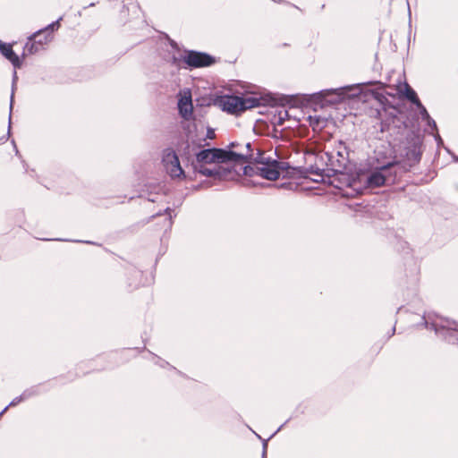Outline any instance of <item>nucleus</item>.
<instances>
[{
  "label": "nucleus",
  "instance_id": "obj_1",
  "mask_svg": "<svg viewBox=\"0 0 458 458\" xmlns=\"http://www.w3.org/2000/svg\"><path fill=\"white\" fill-rule=\"evenodd\" d=\"M423 137L414 131H410L405 139L399 144L394 157L401 161L402 167L409 170L417 165L422 156Z\"/></svg>",
  "mask_w": 458,
  "mask_h": 458
},
{
  "label": "nucleus",
  "instance_id": "obj_2",
  "mask_svg": "<svg viewBox=\"0 0 458 458\" xmlns=\"http://www.w3.org/2000/svg\"><path fill=\"white\" fill-rule=\"evenodd\" d=\"M246 158L248 157L243 154L217 148H204L196 154L197 165L212 163H237Z\"/></svg>",
  "mask_w": 458,
  "mask_h": 458
},
{
  "label": "nucleus",
  "instance_id": "obj_3",
  "mask_svg": "<svg viewBox=\"0 0 458 458\" xmlns=\"http://www.w3.org/2000/svg\"><path fill=\"white\" fill-rule=\"evenodd\" d=\"M325 155L327 158L326 161V168L321 169L318 167L310 166L309 169L310 173L321 177L320 180L316 179V182H325V176L330 178L338 174H343L344 170L346 168L349 152L344 146L337 150V155L341 157V159L335 160V157L332 155H329L328 152H326Z\"/></svg>",
  "mask_w": 458,
  "mask_h": 458
},
{
  "label": "nucleus",
  "instance_id": "obj_4",
  "mask_svg": "<svg viewBox=\"0 0 458 458\" xmlns=\"http://www.w3.org/2000/svg\"><path fill=\"white\" fill-rule=\"evenodd\" d=\"M424 326L426 328L434 330L436 335L445 342L455 344H458V324L454 320L445 318H437L430 320V318L423 316Z\"/></svg>",
  "mask_w": 458,
  "mask_h": 458
},
{
  "label": "nucleus",
  "instance_id": "obj_5",
  "mask_svg": "<svg viewBox=\"0 0 458 458\" xmlns=\"http://www.w3.org/2000/svg\"><path fill=\"white\" fill-rule=\"evenodd\" d=\"M399 165H401V161L397 159V157H393L390 160L382 163L368 174L366 185L369 188H377L394 182L396 173L393 172L392 169Z\"/></svg>",
  "mask_w": 458,
  "mask_h": 458
},
{
  "label": "nucleus",
  "instance_id": "obj_6",
  "mask_svg": "<svg viewBox=\"0 0 458 458\" xmlns=\"http://www.w3.org/2000/svg\"><path fill=\"white\" fill-rule=\"evenodd\" d=\"M182 60L189 70L210 67L216 63L215 56L208 53L189 49L184 51Z\"/></svg>",
  "mask_w": 458,
  "mask_h": 458
},
{
  "label": "nucleus",
  "instance_id": "obj_7",
  "mask_svg": "<svg viewBox=\"0 0 458 458\" xmlns=\"http://www.w3.org/2000/svg\"><path fill=\"white\" fill-rule=\"evenodd\" d=\"M374 83V81H368L364 83H358L356 85L340 87L337 89H327L320 90L319 92L316 93V95L320 97L322 100L327 103L336 104L342 102L347 96H355V93H352L355 88H359L360 85H369Z\"/></svg>",
  "mask_w": 458,
  "mask_h": 458
},
{
  "label": "nucleus",
  "instance_id": "obj_8",
  "mask_svg": "<svg viewBox=\"0 0 458 458\" xmlns=\"http://www.w3.org/2000/svg\"><path fill=\"white\" fill-rule=\"evenodd\" d=\"M162 162L165 167L167 174L172 178L184 176V171L181 166L179 157L174 150L166 148L163 152Z\"/></svg>",
  "mask_w": 458,
  "mask_h": 458
},
{
  "label": "nucleus",
  "instance_id": "obj_9",
  "mask_svg": "<svg viewBox=\"0 0 458 458\" xmlns=\"http://www.w3.org/2000/svg\"><path fill=\"white\" fill-rule=\"evenodd\" d=\"M214 104L220 107L223 111L227 112L230 114L238 115L242 113L241 108V96L236 95H224L217 97Z\"/></svg>",
  "mask_w": 458,
  "mask_h": 458
},
{
  "label": "nucleus",
  "instance_id": "obj_10",
  "mask_svg": "<svg viewBox=\"0 0 458 458\" xmlns=\"http://www.w3.org/2000/svg\"><path fill=\"white\" fill-rule=\"evenodd\" d=\"M178 113L186 121L192 117L193 106L191 92L188 91L178 99L177 103Z\"/></svg>",
  "mask_w": 458,
  "mask_h": 458
},
{
  "label": "nucleus",
  "instance_id": "obj_11",
  "mask_svg": "<svg viewBox=\"0 0 458 458\" xmlns=\"http://www.w3.org/2000/svg\"><path fill=\"white\" fill-rule=\"evenodd\" d=\"M279 165L280 161L273 159L267 165L257 167L258 174L269 181L277 180L280 177V172H278Z\"/></svg>",
  "mask_w": 458,
  "mask_h": 458
},
{
  "label": "nucleus",
  "instance_id": "obj_12",
  "mask_svg": "<svg viewBox=\"0 0 458 458\" xmlns=\"http://www.w3.org/2000/svg\"><path fill=\"white\" fill-rule=\"evenodd\" d=\"M0 53L8 60L11 62L13 66L17 69L21 68L22 65V60L21 58L16 55V53L13 51V47L9 43L3 42L0 40Z\"/></svg>",
  "mask_w": 458,
  "mask_h": 458
},
{
  "label": "nucleus",
  "instance_id": "obj_13",
  "mask_svg": "<svg viewBox=\"0 0 458 458\" xmlns=\"http://www.w3.org/2000/svg\"><path fill=\"white\" fill-rule=\"evenodd\" d=\"M241 108L242 112L246 111L250 108L258 107L260 106L266 105V99L263 97H255V96H248L243 97L241 96Z\"/></svg>",
  "mask_w": 458,
  "mask_h": 458
},
{
  "label": "nucleus",
  "instance_id": "obj_14",
  "mask_svg": "<svg viewBox=\"0 0 458 458\" xmlns=\"http://www.w3.org/2000/svg\"><path fill=\"white\" fill-rule=\"evenodd\" d=\"M246 156L248 157V158L240 160L237 163L253 162V163L264 165H267V163H269V161L274 159L270 157H265L264 153L260 149H258V151L255 155L251 153V154H247Z\"/></svg>",
  "mask_w": 458,
  "mask_h": 458
},
{
  "label": "nucleus",
  "instance_id": "obj_15",
  "mask_svg": "<svg viewBox=\"0 0 458 458\" xmlns=\"http://www.w3.org/2000/svg\"><path fill=\"white\" fill-rule=\"evenodd\" d=\"M36 37L30 39V36L27 38V42L24 46V50L22 56H24L26 54L28 55H34L39 52L40 50L44 49L43 47L39 46L38 43L36 41Z\"/></svg>",
  "mask_w": 458,
  "mask_h": 458
},
{
  "label": "nucleus",
  "instance_id": "obj_16",
  "mask_svg": "<svg viewBox=\"0 0 458 458\" xmlns=\"http://www.w3.org/2000/svg\"><path fill=\"white\" fill-rule=\"evenodd\" d=\"M63 18L60 17L59 19H57L56 21L51 22L50 24H48L45 28L40 29V30L35 31L34 33L30 35V39H31L32 38H35V37L36 38H39L43 33H47V32H50V34L52 35V33L60 27V21Z\"/></svg>",
  "mask_w": 458,
  "mask_h": 458
},
{
  "label": "nucleus",
  "instance_id": "obj_17",
  "mask_svg": "<svg viewBox=\"0 0 458 458\" xmlns=\"http://www.w3.org/2000/svg\"><path fill=\"white\" fill-rule=\"evenodd\" d=\"M404 98L409 100L411 104L417 106L420 105V100L418 98L416 91L408 84L404 83V90L403 92Z\"/></svg>",
  "mask_w": 458,
  "mask_h": 458
},
{
  "label": "nucleus",
  "instance_id": "obj_18",
  "mask_svg": "<svg viewBox=\"0 0 458 458\" xmlns=\"http://www.w3.org/2000/svg\"><path fill=\"white\" fill-rule=\"evenodd\" d=\"M233 172L232 165H218L216 167V179H226Z\"/></svg>",
  "mask_w": 458,
  "mask_h": 458
},
{
  "label": "nucleus",
  "instance_id": "obj_19",
  "mask_svg": "<svg viewBox=\"0 0 458 458\" xmlns=\"http://www.w3.org/2000/svg\"><path fill=\"white\" fill-rule=\"evenodd\" d=\"M16 80H17V72H16V71H14L13 75V86L14 85ZM13 105V91L12 92V95H11L10 114H12ZM10 131H11V114H9V125H8L7 136H3L0 139V140L5 141L7 140V138L10 136Z\"/></svg>",
  "mask_w": 458,
  "mask_h": 458
},
{
  "label": "nucleus",
  "instance_id": "obj_20",
  "mask_svg": "<svg viewBox=\"0 0 458 458\" xmlns=\"http://www.w3.org/2000/svg\"><path fill=\"white\" fill-rule=\"evenodd\" d=\"M195 170L204 176L214 177L216 179V168L210 169L199 165H195Z\"/></svg>",
  "mask_w": 458,
  "mask_h": 458
},
{
  "label": "nucleus",
  "instance_id": "obj_21",
  "mask_svg": "<svg viewBox=\"0 0 458 458\" xmlns=\"http://www.w3.org/2000/svg\"><path fill=\"white\" fill-rule=\"evenodd\" d=\"M39 394H40V389H39L38 386H33L31 387H29V388L25 389L21 393V394L24 397L25 401L30 399V398L38 396V395H39Z\"/></svg>",
  "mask_w": 458,
  "mask_h": 458
},
{
  "label": "nucleus",
  "instance_id": "obj_22",
  "mask_svg": "<svg viewBox=\"0 0 458 458\" xmlns=\"http://www.w3.org/2000/svg\"><path fill=\"white\" fill-rule=\"evenodd\" d=\"M53 38V36H51L50 32L43 33L39 38H36L37 43L39 44V46L43 47L50 42Z\"/></svg>",
  "mask_w": 458,
  "mask_h": 458
},
{
  "label": "nucleus",
  "instance_id": "obj_23",
  "mask_svg": "<svg viewBox=\"0 0 458 458\" xmlns=\"http://www.w3.org/2000/svg\"><path fill=\"white\" fill-rule=\"evenodd\" d=\"M420 111V114L421 116V119L425 122H427L428 119H430V115L428 112V110L426 109V107L422 105V103L420 102V105H417L416 106Z\"/></svg>",
  "mask_w": 458,
  "mask_h": 458
},
{
  "label": "nucleus",
  "instance_id": "obj_24",
  "mask_svg": "<svg viewBox=\"0 0 458 458\" xmlns=\"http://www.w3.org/2000/svg\"><path fill=\"white\" fill-rule=\"evenodd\" d=\"M241 169L242 170V174L246 176H252L255 174H258L257 168H254L250 165H246L243 167H241Z\"/></svg>",
  "mask_w": 458,
  "mask_h": 458
},
{
  "label": "nucleus",
  "instance_id": "obj_25",
  "mask_svg": "<svg viewBox=\"0 0 458 458\" xmlns=\"http://www.w3.org/2000/svg\"><path fill=\"white\" fill-rule=\"evenodd\" d=\"M284 425H281L277 429L276 431L272 434L267 439H263L262 440V455L263 457H267V441L272 438L277 432H279L281 430V428H283Z\"/></svg>",
  "mask_w": 458,
  "mask_h": 458
},
{
  "label": "nucleus",
  "instance_id": "obj_26",
  "mask_svg": "<svg viewBox=\"0 0 458 458\" xmlns=\"http://www.w3.org/2000/svg\"><path fill=\"white\" fill-rule=\"evenodd\" d=\"M157 360L155 361V364L158 365L161 368H169L171 369H176L174 366L170 365L167 361L162 360L159 357H156Z\"/></svg>",
  "mask_w": 458,
  "mask_h": 458
},
{
  "label": "nucleus",
  "instance_id": "obj_27",
  "mask_svg": "<svg viewBox=\"0 0 458 458\" xmlns=\"http://www.w3.org/2000/svg\"><path fill=\"white\" fill-rule=\"evenodd\" d=\"M25 401L24 397L22 396V394L19 395V396H16L15 398H13L10 403L8 404V406L10 407H13V406H16L17 404H19L20 403Z\"/></svg>",
  "mask_w": 458,
  "mask_h": 458
},
{
  "label": "nucleus",
  "instance_id": "obj_28",
  "mask_svg": "<svg viewBox=\"0 0 458 458\" xmlns=\"http://www.w3.org/2000/svg\"><path fill=\"white\" fill-rule=\"evenodd\" d=\"M288 115L287 111L279 112L278 114V119H277V125H282L284 122L285 117Z\"/></svg>",
  "mask_w": 458,
  "mask_h": 458
},
{
  "label": "nucleus",
  "instance_id": "obj_29",
  "mask_svg": "<svg viewBox=\"0 0 458 458\" xmlns=\"http://www.w3.org/2000/svg\"><path fill=\"white\" fill-rule=\"evenodd\" d=\"M215 130L213 128L208 127L207 133H206V139L213 140L215 138Z\"/></svg>",
  "mask_w": 458,
  "mask_h": 458
},
{
  "label": "nucleus",
  "instance_id": "obj_30",
  "mask_svg": "<svg viewBox=\"0 0 458 458\" xmlns=\"http://www.w3.org/2000/svg\"><path fill=\"white\" fill-rule=\"evenodd\" d=\"M426 123L433 131H437V123L433 118L430 117Z\"/></svg>",
  "mask_w": 458,
  "mask_h": 458
},
{
  "label": "nucleus",
  "instance_id": "obj_31",
  "mask_svg": "<svg viewBox=\"0 0 458 458\" xmlns=\"http://www.w3.org/2000/svg\"><path fill=\"white\" fill-rule=\"evenodd\" d=\"M56 241H62V242H72L71 240H68V239H61V238H58V239H55ZM72 242H84V243H87V244H95V242H91V241H79V240H73Z\"/></svg>",
  "mask_w": 458,
  "mask_h": 458
},
{
  "label": "nucleus",
  "instance_id": "obj_32",
  "mask_svg": "<svg viewBox=\"0 0 458 458\" xmlns=\"http://www.w3.org/2000/svg\"><path fill=\"white\" fill-rule=\"evenodd\" d=\"M181 61L182 62V55H181V56H179V57H178V56L174 55V56L172 57V59H171V63H172V64H174V65H179V63H180Z\"/></svg>",
  "mask_w": 458,
  "mask_h": 458
},
{
  "label": "nucleus",
  "instance_id": "obj_33",
  "mask_svg": "<svg viewBox=\"0 0 458 458\" xmlns=\"http://www.w3.org/2000/svg\"><path fill=\"white\" fill-rule=\"evenodd\" d=\"M345 147L347 148V147L342 142V141H339V147L337 148L336 151L340 148H343V147ZM329 155H332L334 157H335V160H337V159H341V157L338 156L336 154V157L334 155V153H328Z\"/></svg>",
  "mask_w": 458,
  "mask_h": 458
},
{
  "label": "nucleus",
  "instance_id": "obj_34",
  "mask_svg": "<svg viewBox=\"0 0 458 458\" xmlns=\"http://www.w3.org/2000/svg\"><path fill=\"white\" fill-rule=\"evenodd\" d=\"M434 138L438 146L443 144V140L441 139L440 135L437 132L436 134H434Z\"/></svg>",
  "mask_w": 458,
  "mask_h": 458
},
{
  "label": "nucleus",
  "instance_id": "obj_35",
  "mask_svg": "<svg viewBox=\"0 0 458 458\" xmlns=\"http://www.w3.org/2000/svg\"><path fill=\"white\" fill-rule=\"evenodd\" d=\"M278 172L281 173L282 170L287 169L288 165L286 163L280 161V165H278Z\"/></svg>",
  "mask_w": 458,
  "mask_h": 458
},
{
  "label": "nucleus",
  "instance_id": "obj_36",
  "mask_svg": "<svg viewBox=\"0 0 458 458\" xmlns=\"http://www.w3.org/2000/svg\"><path fill=\"white\" fill-rule=\"evenodd\" d=\"M169 45L174 49L179 48L178 44L174 39H169Z\"/></svg>",
  "mask_w": 458,
  "mask_h": 458
},
{
  "label": "nucleus",
  "instance_id": "obj_37",
  "mask_svg": "<svg viewBox=\"0 0 458 458\" xmlns=\"http://www.w3.org/2000/svg\"><path fill=\"white\" fill-rule=\"evenodd\" d=\"M165 214H168L169 215V219L171 220L172 219V216H171V208H166L164 211Z\"/></svg>",
  "mask_w": 458,
  "mask_h": 458
},
{
  "label": "nucleus",
  "instance_id": "obj_38",
  "mask_svg": "<svg viewBox=\"0 0 458 458\" xmlns=\"http://www.w3.org/2000/svg\"><path fill=\"white\" fill-rule=\"evenodd\" d=\"M246 148L248 149V151L251 152L252 151V148H251V143L250 142H247L246 145H245Z\"/></svg>",
  "mask_w": 458,
  "mask_h": 458
},
{
  "label": "nucleus",
  "instance_id": "obj_39",
  "mask_svg": "<svg viewBox=\"0 0 458 458\" xmlns=\"http://www.w3.org/2000/svg\"><path fill=\"white\" fill-rule=\"evenodd\" d=\"M12 143H13V147H14V149H15V153H16V155H18V154H19V151H18V148H17V147H16V145H15L14 140H13V141H12Z\"/></svg>",
  "mask_w": 458,
  "mask_h": 458
},
{
  "label": "nucleus",
  "instance_id": "obj_40",
  "mask_svg": "<svg viewBox=\"0 0 458 458\" xmlns=\"http://www.w3.org/2000/svg\"><path fill=\"white\" fill-rule=\"evenodd\" d=\"M234 165H237L238 163H233ZM235 165L232 166L233 167V171H234V173H236V174H239V172H237V170H235Z\"/></svg>",
  "mask_w": 458,
  "mask_h": 458
},
{
  "label": "nucleus",
  "instance_id": "obj_41",
  "mask_svg": "<svg viewBox=\"0 0 458 458\" xmlns=\"http://www.w3.org/2000/svg\"><path fill=\"white\" fill-rule=\"evenodd\" d=\"M234 165H237L238 163H233ZM235 165L232 166L233 167V171H234V173H236V174H239V172H237V170H235Z\"/></svg>",
  "mask_w": 458,
  "mask_h": 458
},
{
  "label": "nucleus",
  "instance_id": "obj_42",
  "mask_svg": "<svg viewBox=\"0 0 458 458\" xmlns=\"http://www.w3.org/2000/svg\"><path fill=\"white\" fill-rule=\"evenodd\" d=\"M453 159H454L455 162H458V157H456V156H453Z\"/></svg>",
  "mask_w": 458,
  "mask_h": 458
},
{
  "label": "nucleus",
  "instance_id": "obj_43",
  "mask_svg": "<svg viewBox=\"0 0 458 458\" xmlns=\"http://www.w3.org/2000/svg\"><path fill=\"white\" fill-rule=\"evenodd\" d=\"M394 332H395V327H394L392 329V335L394 334Z\"/></svg>",
  "mask_w": 458,
  "mask_h": 458
},
{
  "label": "nucleus",
  "instance_id": "obj_44",
  "mask_svg": "<svg viewBox=\"0 0 458 458\" xmlns=\"http://www.w3.org/2000/svg\"><path fill=\"white\" fill-rule=\"evenodd\" d=\"M89 6H95V3L89 4Z\"/></svg>",
  "mask_w": 458,
  "mask_h": 458
},
{
  "label": "nucleus",
  "instance_id": "obj_45",
  "mask_svg": "<svg viewBox=\"0 0 458 458\" xmlns=\"http://www.w3.org/2000/svg\"><path fill=\"white\" fill-rule=\"evenodd\" d=\"M256 436L258 438L261 439V437L259 435L256 434Z\"/></svg>",
  "mask_w": 458,
  "mask_h": 458
},
{
  "label": "nucleus",
  "instance_id": "obj_46",
  "mask_svg": "<svg viewBox=\"0 0 458 458\" xmlns=\"http://www.w3.org/2000/svg\"><path fill=\"white\" fill-rule=\"evenodd\" d=\"M261 458H267V457H263V456H261Z\"/></svg>",
  "mask_w": 458,
  "mask_h": 458
}]
</instances>
